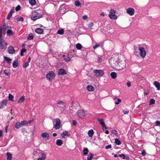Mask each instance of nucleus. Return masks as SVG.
Listing matches in <instances>:
<instances>
[{
  "label": "nucleus",
  "mask_w": 160,
  "mask_h": 160,
  "mask_svg": "<svg viewBox=\"0 0 160 160\" xmlns=\"http://www.w3.org/2000/svg\"><path fill=\"white\" fill-rule=\"evenodd\" d=\"M93 155L91 153L88 155L87 157L88 160H92V159L93 158Z\"/></svg>",
  "instance_id": "obj_43"
},
{
  "label": "nucleus",
  "mask_w": 160,
  "mask_h": 160,
  "mask_svg": "<svg viewBox=\"0 0 160 160\" xmlns=\"http://www.w3.org/2000/svg\"><path fill=\"white\" fill-rule=\"evenodd\" d=\"M44 153L42 151L38 150L34 151L33 153V155L35 156V158H38L41 156V153Z\"/></svg>",
  "instance_id": "obj_11"
},
{
  "label": "nucleus",
  "mask_w": 160,
  "mask_h": 160,
  "mask_svg": "<svg viewBox=\"0 0 160 160\" xmlns=\"http://www.w3.org/2000/svg\"><path fill=\"white\" fill-rule=\"evenodd\" d=\"M87 90L89 91H93L94 90L93 87L91 85H88L87 87Z\"/></svg>",
  "instance_id": "obj_25"
},
{
  "label": "nucleus",
  "mask_w": 160,
  "mask_h": 160,
  "mask_svg": "<svg viewBox=\"0 0 160 160\" xmlns=\"http://www.w3.org/2000/svg\"><path fill=\"white\" fill-rule=\"evenodd\" d=\"M88 17L87 15H84L82 17V18L84 20H85L87 19Z\"/></svg>",
  "instance_id": "obj_59"
},
{
  "label": "nucleus",
  "mask_w": 160,
  "mask_h": 160,
  "mask_svg": "<svg viewBox=\"0 0 160 160\" xmlns=\"http://www.w3.org/2000/svg\"><path fill=\"white\" fill-rule=\"evenodd\" d=\"M57 104H61V105H63V104H64V103L62 101H58L57 102Z\"/></svg>",
  "instance_id": "obj_52"
},
{
  "label": "nucleus",
  "mask_w": 160,
  "mask_h": 160,
  "mask_svg": "<svg viewBox=\"0 0 160 160\" xmlns=\"http://www.w3.org/2000/svg\"><path fill=\"white\" fill-rule=\"evenodd\" d=\"M2 131H0V137H2Z\"/></svg>",
  "instance_id": "obj_64"
},
{
  "label": "nucleus",
  "mask_w": 160,
  "mask_h": 160,
  "mask_svg": "<svg viewBox=\"0 0 160 160\" xmlns=\"http://www.w3.org/2000/svg\"><path fill=\"white\" fill-rule=\"evenodd\" d=\"M25 99V97L24 96H22L21 97L19 100L18 101V103H22Z\"/></svg>",
  "instance_id": "obj_27"
},
{
  "label": "nucleus",
  "mask_w": 160,
  "mask_h": 160,
  "mask_svg": "<svg viewBox=\"0 0 160 160\" xmlns=\"http://www.w3.org/2000/svg\"><path fill=\"white\" fill-rule=\"evenodd\" d=\"M14 97L11 94H9L8 95V99L9 100L11 101H13Z\"/></svg>",
  "instance_id": "obj_39"
},
{
  "label": "nucleus",
  "mask_w": 160,
  "mask_h": 160,
  "mask_svg": "<svg viewBox=\"0 0 160 160\" xmlns=\"http://www.w3.org/2000/svg\"><path fill=\"white\" fill-rule=\"evenodd\" d=\"M126 64V63L125 61H119L116 67H115V68H116L118 70H121L125 68Z\"/></svg>",
  "instance_id": "obj_4"
},
{
  "label": "nucleus",
  "mask_w": 160,
  "mask_h": 160,
  "mask_svg": "<svg viewBox=\"0 0 160 160\" xmlns=\"http://www.w3.org/2000/svg\"><path fill=\"white\" fill-rule=\"evenodd\" d=\"M13 34V32L11 29L8 30L7 31V35H12Z\"/></svg>",
  "instance_id": "obj_41"
},
{
  "label": "nucleus",
  "mask_w": 160,
  "mask_h": 160,
  "mask_svg": "<svg viewBox=\"0 0 160 160\" xmlns=\"http://www.w3.org/2000/svg\"><path fill=\"white\" fill-rule=\"evenodd\" d=\"M76 48L78 49V50H81V49L82 48V45L79 43H78L76 45Z\"/></svg>",
  "instance_id": "obj_35"
},
{
  "label": "nucleus",
  "mask_w": 160,
  "mask_h": 160,
  "mask_svg": "<svg viewBox=\"0 0 160 160\" xmlns=\"http://www.w3.org/2000/svg\"><path fill=\"white\" fill-rule=\"evenodd\" d=\"M119 157H122V159H126L127 160H129V158L127 156L126 157L125 156V155L123 154H119Z\"/></svg>",
  "instance_id": "obj_30"
},
{
  "label": "nucleus",
  "mask_w": 160,
  "mask_h": 160,
  "mask_svg": "<svg viewBox=\"0 0 160 160\" xmlns=\"http://www.w3.org/2000/svg\"><path fill=\"white\" fill-rule=\"evenodd\" d=\"M72 124L74 126H76L77 124V122L76 121H75V120H73L72 121Z\"/></svg>",
  "instance_id": "obj_57"
},
{
  "label": "nucleus",
  "mask_w": 160,
  "mask_h": 160,
  "mask_svg": "<svg viewBox=\"0 0 160 160\" xmlns=\"http://www.w3.org/2000/svg\"><path fill=\"white\" fill-rule=\"evenodd\" d=\"M14 10L13 9H12L11 10V11L9 12V13H8V15L7 16V19H10V18L12 17V14L14 12Z\"/></svg>",
  "instance_id": "obj_21"
},
{
  "label": "nucleus",
  "mask_w": 160,
  "mask_h": 160,
  "mask_svg": "<svg viewBox=\"0 0 160 160\" xmlns=\"http://www.w3.org/2000/svg\"><path fill=\"white\" fill-rule=\"evenodd\" d=\"M27 39L29 40H32L33 39V36L32 33H30L29 34L27 37Z\"/></svg>",
  "instance_id": "obj_31"
},
{
  "label": "nucleus",
  "mask_w": 160,
  "mask_h": 160,
  "mask_svg": "<svg viewBox=\"0 0 160 160\" xmlns=\"http://www.w3.org/2000/svg\"><path fill=\"white\" fill-rule=\"evenodd\" d=\"M55 77V74L53 71H50L48 73L46 76L47 80L49 81H51Z\"/></svg>",
  "instance_id": "obj_7"
},
{
  "label": "nucleus",
  "mask_w": 160,
  "mask_h": 160,
  "mask_svg": "<svg viewBox=\"0 0 160 160\" xmlns=\"http://www.w3.org/2000/svg\"><path fill=\"white\" fill-rule=\"evenodd\" d=\"M8 45L7 43L4 41L2 37V28L0 27V49H6Z\"/></svg>",
  "instance_id": "obj_2"
},
{
  "label": "nucleus",
  "mask_w": 160,
  "mask_h": 160,
  "mask_svg": "<svg viewBox=\"0 0 160 160\" xmlns=\"http://www.w3.org/2000/svg\"><path fill=\"white\" fill-rule=\"evenodd\" d=\"M155 123L156 126H159L160 125V121H157L155 122Z\"/></svg>",
  "instance_id": "obj_55"
},
{
  "label": "nucleus",
  "mask_w": 160,
  "mask_h": 160,
  "mask_svg": "<svg viewBox=\"0 0 160 160\" xmlns=\"http://www.w3.org/2000/svg\"><path fill=\"white\" fill-rule=\"evenodd\" d=\"M63 60L66 62H68L71 60V58L70 57L69 55H68V56L63 55L62 56Z\"/></svg>",
  "instance_id": "obj_16"
},
{
  "label": "nucleus",
  "mask_w": 160,
  "mask_h": 160,
  "mask_svg": "<svg viewBox=\"0 0 160 160\" xmlns=\"http://www.w3.org/2000/svg\"><path fill=\"white\" fill-rule=\"evenodd\" d=\"M33 121V120L29 121L23 120L20 122H17L15 124V127L17 129H19L21 127L27 126L31 123Z\"/></svg>",
  "instance_id": "obj_1"
},
{
  "label": "nucleus",
  "mask_w": 160,
  "mask_h": 160,
  "mask_svg": "<svg viewBox=\"0 0 160 160\" xmlns=\"http://www.w3.org/2000/svg\"><path fill=\"white\" fill-rule=\"evenodd\" d=\"M29 3L31 5L33 6L36 4V1L35 0H30Z\"/></svg>",
  "instance_id": "obj_34"
},
{
  "label": "nucleus",
  "mask_w": 160,
  "mask_h": 160,
  "mask_svg": "<svg viewBox=\"0 0 160 160\" xmlns=\"http://www.w3.org/2000/svg\"><path fill=\"white\" fill-rule=\"evenodd\" d=\"M8 51L9 54H13L15 52V50L14 49L13 47L12 46H10L8 47Z\"/></svg>",
  "instance_id": "obj_15"
},
{
  "label": "nucleus",
  "mask_w": 160,
  "mask_h": 160,
  "mask_svg": "<svg viewBox=\"0 0 160 160\" xmlns=\"http://www.w3.org/2000/svg\"><path fill=\"white\" fill-rule=\"evenodd\" d=\"M115 143L117 145H120L121 144V143L120 140L118 138H115Z\"/></svg>",
  "instance_id": "obj_36"
},
{
  "label": "nucleus",
  "mask_w": 160,
  "mask_h": 160,
  "mask_svg": "<svg viewBox=\"0 0 160 160\" xmlns=\"http://www.w3.org/2000/svg\"><path fill=\"white\" fill-rule=\"evenodd\" d=\"M115 13L116 11L114 9H111L108 15L109 17L111 19H116L117 17L115 15Z\"/></svg>",
  "instance_id": "obj_8"
},
{
  "label": "nucleus",
  "mask_w": 160,
  "mask_h": 160,
  "mask_svg": "<svg viewBox=\"0 0 160 160\" xmlns=\"http://www.w3.org/2000/svg\"><path fill=\"white\" fill-rule=\"evenodd\" d=\"M94 25V24L92 22L90 23L88 25V27L90 28L93 27Z\"/></svg>",
  "instance_id": "obj_53"
},
{
  "label": "nucleus",
  "mask_w": 160,
  "mask_h": 160,
  "mask_svg": "<svg viewBox=\"0 0 160 160\" xmlns=\"http://www.w3.org/2000/svg\"><path fill=\"white\" fill-rule=\"evenodd\" d=\"M35 32L38 34H42L43 32V30L40 28H36L35 30Z\"/></svg>",
  "instance_id": "obj_19"
},
{
  "label": "nucleus",
  "mask_w": 160,
  "mask_h": 160,
  "mask_svg": "<svg viewBox=\"0 0 160 160\" xmlns=\"http://www.w3.org/2000/svg\"><path fill=\"white\" fill-rule=\"evenodd\" d=\"M60 121L59 119L57 118L56 119V123L54 126L55 129H59L60 127Z\"/></svg>",
  "instance_id": "obj_13"
},
{
  "label": "nucleus",
  "mask_w": 160,
  "mask_h": 160,
  "mask_svg": "<svg viewBox=\"0 0 160 160\" xmlns=\"http://www.w3.org/2000/svg\"><path fill=\"white\" fill-rule=\"evenodd\" d=\"M100 46V45L99 44H96L95 45H94L93 47V48L94 49H95L99 47Z\"/></svg>",
  "instance_id": "obj_50"
},
{
  "label": "nucleus",
  "mask_w": 160,
  "mask_h": 160,
  "mask_svg": "<svg viewBox=\"0 0 160 160\" xmlns=\"http://www.w3.org/2000/svg\"><path fill=\"white\" fill-rule=\"evenodd\" d=\"M98 120L100 122V124L102 125V129L103 130L104 129H107V128L105 125L103 119L102 118H99L98 119Z\"/></svg>",
  "instance_id": "obj_14"
},
{
  "label": "nucleus",
  "mask_w": 160,
  "mask_h": 160,
  "mask_svg": "<svg viewBox=\"0 0 160 160\" xmlns=\"http://www.w3.org/2000/svg\"><path fill=\"white\" fill-rule=\"evenodd\" d=\"M93 72L94 73H95L97 77H102L104 73L102 70L97 69L94 70Z\"/></svg>",
  "instance_id": "obj_10"
},
{
  "label": "nucleus",
  "mask_w": 160,
  "mask_h": 160,
  "mask_svg": "<svg viewBox=\"0 0 160 160\" xmlns=\"http://www.w3.org/2000/svg\"><path fill=\"white\" fill-rule=\"evenodd\" d=\"M112 148L111 145H109L108 146H105V148L106 149H108V148Z\"/></svg>",
  "instance_id": "obj_56"
},
{
  "label": "nucleus",
  "mask_w": 160,
  "mask_h": 160,
  "mask_svg": "<svg viewBox=\"0 0 160 160\" xmlns=\"http://www.w3.org/2000/svg\"><path fill=\"white\" fill-rule=\"evenodd\" d=\"M8 100H4L1 103V105L0 108H4L5 106H6Z\"/></svg>",
  "instance_id": "obj_18"
},
{
  "label": "nucleus",
  "mask_w": 160,
  "mask_h": 160,
  "mask_svg": "<svg viewBox=\"0 0 160 160\" xmlns=\"http://www.w3.org/2000/svg\"><path fill=\"white\" fill-rule=\"evenodd\" d=\"M42 136L43 138H46L47 139H48L49 138V134L48 133H46V132H45V133H43L42 134Z\"/></svg>",
  "instance_id": "obj_32"
},
{
  "label": "nucleus",
  "mask_w": 160,
  "mask_h": 160,
  "mask_svg": "<svg viewBox=\"0 0 160 160\" xmlns=\"http://www.w3.org/2000/svg\"><path fill=\"white\" fill-rule=\"evenodd\" d=\"M75 4L77 7H80L81 6V2L78 0H77L75 2Z\"/></svg>",
  "instance_id": "obj_40"
},
{
  "label": "nucleus",
  "mask_w": 160,
  "mask_h": 160,
  "mask_svg": "<svg viewBox=\"0 0 160 160\" xmlns=\"http://www.w3.org/2000/svg\"><path fill=\"white\" fill-rule=\"evenodd\" d=\"M7 160H11L12 158V154L10 152H8L7 153Z\"/></svg>",
  "instance_id": "obj_28"
},
{
  "label": "nucleus",
  "mask_w": 160,
  "mask_h": 160,
  "mask_svg": "<svg viewBox=\"0 0 160 160\" xmlns=\"http://www.w3.org/2000/svg\"><path fill=\"white\" fill-rule=\"evenodd\" d=\"M94 133L93 131H88V135L89 137H91L92 136Z\"/></svg>",
  "instance_id": "obj_37"
},
{
  "label": "nucleus",
  "mask_w": 160,
  "mask_h": 160,
  "mask_svg": "<svg viewBox=\"0 0 160 160\" xmlns=\"http://www.w3.org/2000/svg\"><path fill=\"white\" fill-rule=\"evenodd\" d=\"M26 51V50L25 48H22L21 51L20 55L21 56H24L23 52Z\"/></svg>",
  "instance_id": "obj_44"
},
{
  "label": "nucleus",
  "mask_w": 160,
  "mask_h": 160,
  "mask_svg": "<svg viewBox=\"0 0 160 160\" xmlns=\"http://www.w3.org/2000/svg\"><path fill=\"white\" fill-rule=\"evenodd\" d=\"M105 15V14H104V12H102V13H101V14H100V16H102V17H103Z\"/></svg>",
  "instance_id": "obj_63"
},
{
  "label": "nucleus",
  "mask_w": 160,
  "mask_h": 160,
  "mask_svg": "<svg viewBox=\"0 0 160 160\" xmlns=\"http://www.w3.org/2000/svg\"><path fill=\"white\" fill-rule=\"evenodd\" d=\"M4 60L7 62L8 63H11L12 59L8 57H7L6 56H4L3 57Z\"/></svg>",
  "instance_id": "obj_26"
},
{
  "label": "nucleus",
  "mask_w": 160,
  "mask_h": 160,
  "mask_svg": "<svg viewBox=\"0 0 160 160\" xmlns=\"http://www.w3.org/2000/svg\"><path fill=\"white\" fill-rule=\"evenodd\" d=\"M127 86L128 87H130L131 85V82L130 81H129L127 83Z\"/></svg>",
  "instance_id": "obj_60"
},
{
  "label": "nucleus",
  "mask_w": 160,
  "mask_h": 160,
  "mask_svg": "<svg viewBox=\"0 0 160 160\" xmlns=\"http://www.w3.org/2000/svg\"><path fill=\"white\" fill-rule=\"evenodd\" d=\"M155 103V100L153 98L150 99V100L149 105H151Z\"/></svg>",
  "instance_id": "obj_45"
},
{
  "label": "nucleus",
  "mask_w": 160,
  "mask_h": 160,
  "mask_svg": "<svg viewBox=\"0 0 160 160\" xmlns=\"http://www.w3.org/2000/svg\"><path fill=\"white\" fill-rule=\"evenodd\" d=\"M18 63L17 59H15L13 62L12 66L14 68H16L18 66Z\"/></svg>",
  "instance_id": "obj_24"
},
{
  "label": "nucleus",
  "mask_w": 160,
  "mask_h": 160,
  "mask_svg": "<svg viewBox=\"0 0 160 160\" xmlns=\"http://www.w3.org/2000/svg\"><path fill=\"white\" fill-rule=\"evenodd\" d=\"M135 11L132 8H128L127 9V12L130 16H132L134 14Z\"/></svg>",
  "instance_id": "obj_12"
},
{
  "label": "nucleus",
  "mask_w": 160,
  "mask_h": 160,
  "mask_svg": "<svg viewBox=\"0 0 160 160\" xmlns=\"http://www.w3.org/2000/svg\"><path fill=\"white\" fill-rule=\"evenodd\" d=\"M41 11L39 10H35L32 12L31 18L34 21L42 17V15L41 13Z\"/></svg>",
  "instance_id": "obj_3"
},
{
  "label": "nucleus",
  "mask_w": 160,
  "mask_h": 160,
  "mask_svg": "<svg viewBox=\"0 0 160 160\" xmlns=\"http://www.w3.org/2000/svg\"><path fill=\"white\" fill-rule=\"evenodd\" d=\"M119 61H120L119 60H118L114 58H112L109 60V62L112 67L115 68L116 67Z\"/></svg>",
  "instance_id": "obj_6"
},
{
  "label": "nucleus",
  "mask_w": 160,
  "mask_h": 160,
  "mask_svg": "<svg viewBox=\"0 0 160 160\" xmlns=\"http://www.w3.org/2000/svg\"><path fill=\"white\" fill-rule=\"evenodd\" d=\"M141 153L142 155L144 156V155H145L146 154V152H145V151H143Z\"/></svg>",
  "instance_id": "obj_62"
},
{
  "label": "nucleus",
  "mask_w": 160,
  "mask_h": 160,
  "mask_svg": "<svg viewBox=\"0 0 160 160\" xmlns=\"http://www.w3.org/2000/svg\"><path fill=\"white\" fill-rule=\"evenodd\" d=\"M41 157H39L38 158L37 160H45L46 158V154L45 153H41Z\"/></svg>",
  "instance_id": "obj_20"
},
{
  "label": "nucleus",
  "mask_w": 160,
  "mask_h": 160,
  "mask_svg": "<svg viewBox=\"0 0 160 160\" xmlns=\"http://www.w3.org/2000/svg\"><path fill=\"white\" fill-rule=\"evenodd\" d=\"M56 144L58 146H61L62 144V141L61 139H58L56 141Z\"/></svg>",
  "instance_id": "obj_33"
},
{
  "label": "nucleus",
  "mask_w": 160,
  "mask_h": 160,
  "mask_svg": "<svg viewBox=\"0 0 160 160\" xmlns=\"http://www.w3.org/2000/svg\"><path fill=\"white\" fill-rule=\"evenodd\" d=\"M29 63L28 62H26L23 64V67L26 68L28 67L29 66Z\"/></svg>",
  "instance_id": "obj_49"
},
{
  "label": "nucleus",
  "mask_w": 160,
  "mask_h": 160,
  "mask_svg": "<svg viewBox=\"0 0 160 160\" xmlns=\"http://www.w3.org/2000/svg\"><path fill=\"white\" fill-rule=\"evenodd\" d=\"M138 50L140 51V54L141 56L144 58L146 55V52L144 48L143 47H140L139 48Z\"/></svg>",
  "instance_id": "obj_9"
},
{
  "label": "nucleus",
  "mask_w": 160,
  "mask_h": 160,
  "mask_svg": "<svg viewBox=\"0 0 160 160\" xmlns=\"http://www.w3.org/2000/svg\"><path fill=\"white\" fill-rule=\"evenodd\" d=\"M21 8V7L19 5H18L16 8L15 10L16 11H18Z\"/></svg>",
  "instance_id": "obj_51"
},
{
  "label": "nucleus",
  "mask_w": 160,
  "mask_h": 160,
  "mask_svg": "<svg viewBox=\"0 0 160 160\" xmlns=\"http://www.w3.org/2000/svg\"><path fill=\"white\" fill-rule=\"evenodd\" d=\"M17 20L18 22H19L20 21L23 22L24 21V18L22 17H20L19 18H17Z\"/></svg>",
  "instance_id": "obj_47"
},
{
  "label": "nucleus",
  "mask_w": 160,
  "mask_h": 160,
  "mask_svg": "<svg viewBox=\"0 0 160 160\" xmlns=\"http://www.w3.org/2000/svg\"><path fill=\"white\" fill-rule=\"evenodd\" d=\"M88 149L87 148H85L83 150V154L84 155H86L87 154L88 152Z\"/></svg>",
  "instance_id": "obj_42"
},
{
  "label": "nucleus",
  "mask_w": 160,
  "mask_h": 160,
  "mask_svg": "<svg viewBox=\"0 0 160 160\" xmlns=\"http://www.w3.org/2000/svg\"><path fill=\"white\" fill-rule=\"evenodd\" d=\"M86 114L84 110L80 109L77 112L78 117L81 119H83L85 117Z\"/></svg>",
  "instance_id": "obj_5"
},
{
  "label": "nucleus",
  "mask_w": 160,
  "mask_h": 160,
  "mask_svg": "<svg viewBox=\"0 0 160 160\" xmlns=\"http://www.w3.org/2000/svg\"><path fill=\"white\" fill-rule=\"evenodd\" d=\"M64 32V30H63V29H61L59 30L58 31L57 33L58 34L62 35L63 34Z\"/></svg>",
  "instance_id": "obj_38"
},
{
  "label": "nucleus",
  "mask_w": 160,
  "mask_h": 160,
  "mask_svg": "<svg viewBox=\"0 0 160 160\" xmlns=\"http://www.w3.org/2000/svg\"><path fill=\"white\" fill-rule=\"evenodd\" d=\"M69 136L70 134L68 132L66 131L63 132V133L61 134V136L62 138H64L65 136Z\"/></svg>",
  "instance_id": "obj_22"
},
{
  "label": "nucleus",
  "mask_w": 160,
  "mask_h": 160,
  "mask_svg": "<svg viewBox=\"0 0 160 160\" xmlns=\"http://www.w3.org/2000/svg\"><path fill=\"white\" fill-rule=\"evenodd\" d=\"M67 73L66 71L62 68L60 69L58 72V74L59 75H63L64 74H66Z\"/></svg>",
  "instance_id": "obj_17"
},
{
  "label": "nucleus",
  "mask_w": 160,
  "mask_h": 160,
  "mask_svg": "<svg viewBox=\"0 0 160 160\" xmlns=\"http://www.w3.org/2000/svg\"><path fill=\"white\" fill-rule=\"evenodd\" d=\"M110 75L111 77L112 78L114 79L116 78L117 74L116 73L114 72H112L111 73Z\"/></svg>",
  "instance_id": "obj_29"
},
{
  "label": "nucleus",
  "mask_w": 160,
  "mask_h": 160,
  "mask_svg": "<svg viewBox=\"0 0 160 160\" xmlns=\"http://www.w3.org/2000/svg\"><path fill=\"white\" fill-rule=\"evenodd\" d=\"M118 102H115V104L118 105L119 104V103L121 102V100L119 98H118L117 99Z\"/></svg>",
  "instance_id": "obj_54"
},
{
  "label": "nucleus",
  "mask_w": 160,
  "mask_h": 160,
  "mask_svg": "<svg viewBox=\"0 0 160 160\" xmlns=\"http://www.w3.org/2000/svg\"><path fill=\"white\" fill-rule=\"evenodd\" d=\"M154 84L155 87L157 88L158 90H160V84L159 82L157 81H154Z\"/></svg>",
  "instance_id": "obj_23"
},
{
  "label": "nucleus",
  "mask_w": 160,
  "mask_h": 160,
  "mask_svg": "<svg viewBox=\"0 0 160 160\" xmlns=\"http://www.w3.org/2000/svg\"><path fill=\"white\" fill-rule=\"evenodd\" d=\"M7 70H6L4 71L3 73L7 76H9L10 75V73L9 72H7Z\"/></svg>",
  "instance_id": "obj_46"
},
{
  "label": "nucleus",
  "mask_w": 160,
  "mask_h": 160,
  "mask_svg": "<svg viewBox=\"0 0 160 160\" xmlns=\"http://www.w3.org/2000/svg\"><path fill=\"white\" fill-rule=\"evenodd\" d=\"M112 133L114 134L116 136H118V134L117 131H112Z\"/></svg>",
  "instance_id": "obj_48"
},
{
  "label": "nucleus",
  "mask_w": 160,
  "mask_h": 160,
  "mask_svg": "<svg viewBox=\"0 0 160 160\" xmlns=\"http://www.w3.org/2000/svg\"><path fill=\"white\" fill-rule=\"evenodd\" d=\"M98 60L99 62H100L102 61V59L101 58L98 57Z\"/></svg>",
  "instance_id": "obj_61"
},
{
  "label": "nucleus",
  "mask_w": 160,
  "mask_h": 160,
  "mask_svg": "<svg viewBox=\"0 0 160 160\" xmlns=\"http://www.w3.org/2000/svg\"><path fill=\"white\" fill-rule=\"evenodd\" d=\"M123 112L124 114H128L129 112V111H126L125 110H123L122 111Z\"/></svg>",
  "instance_id": "obj_58"
}]
</instances>
